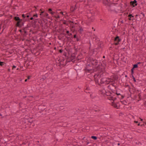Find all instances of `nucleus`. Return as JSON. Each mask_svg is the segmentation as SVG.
Here are the masks:
<instances>
[{
	"mask_svg": "<svg viewBox=\"0 0 146 146\" xmlns=\"http://www.w3.org/2000/svg\"><path fill=\"white\" fill-rule=\"evenodd\" d=\"M88 60L91 63L92 65L93 66L96 67L95 69V70L98 71V73L94 75V77L97 76V77H98V78H100L104 76V75L106 74L105 72V66L102 64H99L98 65V62L97 60L90 57L88 58Z\"/></svg>",
	"mask_w": 146,
	"mask_h": 146,
	"instance_id": "1",
	"label": "nucleus"
},
{
	"mask_svg": "<svg viewBox=\"0 0 146 146\" xmlns=\"http://www.w3.org/2000/svg\"><path fill=\"white\" fill-rule=\"evenodd\" d=\"M13 19L15 21L17 22L15 24L16 27L21 28L24 26V24L23 21H24V19H21L17 16L15 17Z\"/></svg>",
	"mask_w": 146,
	"mask_h": 146,
	"instance_id": "2",
	"label": "nucleus"
},
{
	"mask_svg": "<svg viewBox=\"0 0 146 146\" xmlns=\"http://www.w3.org/2000/svg\"><path fill=\"white\" fill-rule=\"evenodd\" d=\"M108 7V9L109 11H114L116 13L119 12V10L117 9L118 7L113 3H111Z\"/></svg>",
	"mask_w": 146,
	"mask_h": 146,
	"instance_id": "3",
	"label": "nucleus"
},
{
	"mask_svg": "<svg viewBox=\"0 0 146 146\" xmlns=\"http://www.w3.org/2000/svg\"><path fill=\"white\" fill-rule=\"evenodd\" d=\"M91 66L90 64H88V63L86 64V66L85 67L84 70L86 72H88L90 73L93 72L94 71H96L95 70V69H94L92 70L93 68Z\"/></svg>",
	"mask_w": 146,
	"mask_h": 146,
	"instance_id": "4",
	"label": "nucleus"
},
{
	"mask_svg": "<svg viewBox=\"0 0 146 146\" xmlns=\"http://www.w3.org/2000/svg\"><path fill=\"white\" fill-rule=\"evenodd\" d=\"M28 25L27 27L23 28V32L21 35L23 36V38H25V37L28 35Z\"/></svg>",
	"mask_w": 146,
	"mask_h": 146,
	"instance_id": "5",
	"label": "nucleus"
},
{
	"mask_svg": "<svg viewBox=\"0 0 146 146\" xmlns=\"http://www.w3.org/2000/svg\"><path fill=\"white\" fill-rule=\"evenodd\" d=\"M114 44L115 45H117L119 44V42L121 41V39L118 36H116L114 38Z\"/></svg>",
	"mask_w": 146,
	"mask_h": 146,
	"instance_id": "6",
	"label": "nucleus"
},
{
	"mask_svg": "<svg viewBox=\"0 0 146 146\" xmlns=\"http://www.w3.org/2000/svg\"><path fill=\"white\" fill-rule=\"evenodd\" d=\"M109 0H103V4L107 7H108L111 4V3L109 2Z\"/></svg>",
	"mask_w": 146,
	"mask_h": 146,
	"instance_id": "7",
	"label": "nucleus"
},
{
	"mask_svg": "<svg viewBox=\"0 0 146 146\" xmlns=\"http://www.w3.org/2000/svg\"><path fill=\"white\" fill-rule=\"evenodd\" d=\"M130 4L131 6H132L133 7H135V6H137V3L136 0H134L133 1H131L130 2Z\"/></svg>",
	"mask_w": 146,
	"mask_h": 146,
	"instance_id": "8",
	"label": "nucleus"
},
{
	"mask_svg": "<svg viewBox=\"0 0 146 146\" xmlns=\"http://www.w3.org/2000/svg\"><path fill=\"white\" fill-rule=\"evenodd\" d=\"M128 19L129 21H134L135 20V19L134 18V16L132 14H129L128 15Z\"/></svg>",
	"mask_w": 146,
	"mask_h": 146,
	"instance_id": "9",
	"label": "nucleus"
},
{
	"mask_svg": "<svg viewBox=\"0 0 146 146\" xmlns=\"http://www.w3.org/2000/svg\"><path fill=\"white\" fill-rule=\"evenodd\" d=\"M118 76L117 75H114L113 76L111 80L112 82H115V81H117L118 79Z\"/></svg>",
	"mask_w": 146,
	"mask_h": 146,
	"instance_id": "10",
	"label": "nucleus"
},
{
	"mask_svg": "<svg viewBox=\"0 0 146 146\" xmlns=\"http://www.w3.org/2000/svg\"><path fill=\"white\" fill-rule=\"evenodd\" d=\"M65 60L63 59L62 60L60 61L59 60H58V61H59V65L58 66H62V67L64 66L65 65L63 64V63H62V62H63V61H64Z\"/></svg>",
	"mask_w": 146,
	"mask_h": 146,
	"instance_id": "11",
	"label": "nucleus"
},
{
	"mask_svg": "<svg viewBox=\"0 0 146 146\" xmlns=\"http://www.w3.org/2000/svg\"><path fill=\"white\" fill-rule=\"evenodd\" d=\"M74 48H75V52L72 54L71 55L72 57H73L74 58L75 57V55L77 54L78 51L77 48H76L75 46L74 47Z\"/></svg>",
	"mask_w": 146,
	"mask_h": 146,
	"instance_id": "12",
	"label": "nucleus"
},
{
	"mask_svg": "<svg viewBox=\"0 0 146 146\" xmlns=\"http://www.w3.org/2000/svg\"><path fill=\"white\" fill-rule=\"evenodd\" d=\"M106 79L105 78H102L100 80V82L99 84L101 85L104 84L105 82L106 81Z\"/></svg>",
	"mask_w": 146,
	"mask_h": 146,
	"instance_id": "13",
	"label": "nucleus"
},
{
	"mask_svg": "<svg viewBox=\"0 0 146 146\" xmlns=\"http://www.w3.org/2000/svg\"><path fill=\"white\" fill-rule=\"evenodd\" d=\"M88 21L90 22H93L94 19V17L93 16H91L90 17H88Z\"/></svg>",
	"mask_w": 146,
	"mask_h": 146,
	"instance_id": "14",
	"label": "nucleus"
},
{
	"mask_svg": "<svg viewBox=\"0 0 146 146\" xmlns=\"http://www.w3.org/2000/svg\"><path fill=\"white\" fill-rule=\"evenodd\" d=\"M48 11L52 15H53L55 13L54 12L52 11V9L51 8H49L48 9Z\"/></svg>",
	"mask_w": 146,
	"mask_h": 146,
	"instance_id": "15",
	"label": "nucleus"
},
{
	"mask_svg": "<svg viewBox=\"0 0 146 146\" xmlns=\"http://www.w3.org/2000/svg\"><path fill=\"white\" fill-rule=\"evenodd\" d=\"M111 105H112V106H113L115 108H117V109L118 108L117 106V104L115 103V102H112V103L111 104Z\"/></svg>",
	"mask_w": 146,
	"mask_h": 146,
	"instance_id": "16",
	"label": "nucleus"
},
{
	"mask_svg": "<svg viewBox=\"0 0 146 146\" xmlns=\"http://www.w3.org/2000/svg\"><path fill=\"white\" fill-rule=\"evenodd\" d=\"M98 47L102 48L103 45L100 42H98L97 44Z\"/></svg>",
	"mask_w": 146,
	"mask_h": 146,
	"instance_id": "17",
	"label": "nucleus"
},
{
	"mask_svg": "<svg viewBox=\"0 0 146 146\" xmlns=\"http://www.w3.org/2000/svg\"><path fill=\"white\" fill-rule=\"evenodd\" d=\"M66 38L67 39V41L68 42H71L72 41V39L70 38V37H68L67 36H66Z\"/></svg>",
	"mask_w": 146,
	"mask_h": 146,
	"instance_id": "18",
	"label": "nucleus"
},
{
	"mask_svg": "<svg viewBox=\"0 0 146 146\" xmlns=\"http://www.w3.org/2000/svg\"><path fill=\"white\" fill-rule=\"evenodd\" d=\"M138 67V65H137V64L133 65V67L131 68L132 69H133V70H134L135 68H137Z\"/></svg>",
	"mask_w": 146,
	"mask_h": 146,
	"instance_id": "19",
	"label": "nucleus"
},
{
	"mask_svg": "<svg viewBox=\"0 0 146 146\" xmlns=\"http://www.w3.org/2000/svg\"><path fill=\"white\" fill-rule=\"evenodd\" d=\"M110 94L109 96V97L108 98L109 100H113V97L111 95V94H112L111 93H110Z\"/></svg>",
	"mask_w": 146,
	"mask_h": 146,
	"instance_id": "20",
	"label": "nucleus"
},
{
	"mask_svg": "<svg viewBox=\"0 0 146 146\" xmlns=\"http://www.w3.org/2000/svg\"><path fill=\"white\" fill-rule=\"evenodd\" d=\"M91 138L94 140H96L97 139V137L96 136H92L91 137Z\"/></svg>",
	"mask_w": 146,
	"mask_h": 146,
	"instance_id": "21",
	"label": "nucleus"
},
{
	"mask_svg": "<svg viewBox=\"0 0 146 146\" xmlns=\"http://www.w3.org/2000/svg\"><path fill=\"white\" fill-rule=\"evenodd\" d=\"M46 79V77L45 76H42V77L40 79L41 80H42V81H44Z\"/></svg>",
	"mask_w": 146,
	"mask_h": 146,
	"instance_id": "22",
	"label": "nucleus"
},
{
	"mask_svg": "<svg viewBox=\"0 0 146 146\" xmlns=\"http://www.w3.org/2000/svg\"><path fill=\"white\" fill-rule=\"evenodd\" d=\"M38 20V19H35V20L33 22V24L35 26V25L37 22V21Z\"/></svg>",
	"mask_w": 146,
	"mask_h": 146,
	"instance_id": "23",
	"label": "nucleus"
},
{
	"mask_svg": "<svg viewBox=\"0 0 146 146\" xmlns=\"http://www.w3.org/2000/svg\"><path fill=\"white\" fill-rule=\"evenodd\" d=\"M102 48L100 47H97L96 48H94V49H95V50L96 51H97V52L99 50L100 48Z\"/></svg>",
	"mask_w": 146,
	"mask_h": 146,
	"instance_id": "24",
	"label": "nucleus"
},
{
	"mask_svg": "<svg viewBox=\"0 0 146 146\" xmlns=\"http://www.w3.org/2000/svg\"><path fill=\"white\" fill-rule=\"evenodd\" d=\"M134 70L133 69H131V76H133V74H134Z\"/></svg>",
	"mask_w": 146,
	"mask_h": 146,
	"instance_id": "25",
	"label": "nucleus"
},
{
	"mask_svg": "<svg viewBox=\"0 0 146 146\" xmlns=\"http://www.w3.org/2000/svg\"><path fill=\"white\" fill-rule=\"evenodd\" d=\"M121 102L122 104L125 105H126L127 104V102L125 100Z\"/></svg>",
	"mask_w": 146,
	"mask_h": 146,
	"instance_id": "26",
	"label": "nucleus"
},
{
	"mask_svg": "<svg viewBox=\"0 0 146 146\" xmlns=\"http://www.w3.org/2000/svg\"><path fill=\"white\" fill-rule=\"evenodd\" d=\"M38 22L40 24L41 26H42V22L41 20L38 21Z\"/></svg>",
	"mask_w": 146,
	"mask_h": 146,
	"instance_id": "27",
	"label": "nucleus"
},
{
	"mask_svg": "<svg viewBox=\"0 0 146 146\" xmlns=\"http://www.w3.org/2000/svg\"><path fill=\"white\" fill-rule=\"evenodd\" d=\"M97 52V51H96L95 49H94L93 50H92V54H94V52Z\"/></svg>",
	"mask_w": 146,
	"mask_h": 146,
	"instance_id": "28",
	"label": "nucleus"
},
{
	"mask_svg": "<svg viewBox=\"0 0 146 146\" xmlns=\"http://www.w3.org/2000/svg\"><path fill=\"white\" fill-rule=\"evenodd\" d=\"M110 81H108L106 80V81H105L104 82V84H108L110 83Z\"/></svg>",
	"mask_w": 146,
	"mask_h": 146,
	"instance_id": "29",
	"label": "nucleus"
},
{
	"mask_svg": "<svg viewBox=\"0 0 146 146\" xmlns=\"http://www.w3.org/2000/svg\"><path fill=\"white\" fill-rule=\"evenodd\" d=\"M22 17L23 18L22 19H24V20L26 18V15L24 14L22 15Z\"/></svg>",
	"mask_w": 146,
	"mask_h": 146,
	"instance_id": "30",
	"label": "nucleus"
},
{
	"mask_svg": "<svg viewBox=\"0 0 146 146\" xmlns=\"http://www.w3.org/2000/svg\"><path fill=\"white\" fill-rule=\"evenodd\" d=\"M29 18H25V20H24V22H25L26 21H29Z\"/></svg>",
	"mask_w": 146,
	"mask_h": 146,
	"instance_id": "31",
	"label": "nucleus"
},
{
	"mask_svg": "<svg viewBox=\"0 0 146 146\" xmlns=\"http://www.w3.org/2000/svg\"><path fill=\"white\" fill-rule=\"evenodd\" d=\"M131 77H132L133 78V80L134 82H136V80H135V78L133 76H131Z\"/></svg>",
	"mask_w": 146,
	"mask_h": 146,
	"instance_id": "32",
	"label": "nucleus"
},
{
	"mask_svg": "<svg viewBox=\"0 0 146 146\" xmlns=\"http://www.w3.org/2000/svg\"><path fill=\"white\" fill-rule=\"evenodd\" d=\"M71 11L72 12H73L75 10V9H74L73 7H71L70 8Z\"/></svg>",
	"mask_w": 146,
	"mask_h": 146,
	"instance_id": "33",
	"label": "nucleus"
},
{
	"mask_svg": "<svg viewBox=\"0 0 146 146\" xmlns=\"http://www.w3.org/2000/svg\"><path fill=\"white\" fill-rule=\"evenodd\" d=\"M48 13H44V17H48Z\"/></svg>",
	"mask_w": 146,
	"mask_h": 146,
	"instance_id": "34",
	"label": "nucleus"
},
{
	"mask_svg": "<svg viewBox=\"0 0 146 146\" xmlns=\"http://www.w3.org/2000/svg\"><path fill=\"white\" fill-rule=\"evenodd\" d=\"M29 14H30L29 13L27 14L26 15V17L29 18V17L30 16L29 15Z\"/></svg>",
	"mask_w": 146,
	"mask_h": 146,
	"instance_id": "35",
	"label": "nucleus"
},
{
	"mask_svg": "<svg viewBox=\"0 0 146 146\" xmlns=\"http://www.w3.org/2000/svg\"><path fill=\"white\" fill-rule=\"evenodd\" d=\"M141 14L142 15V16H141L142 18H143V17H145V14L144 13H142V12L141 13Z\"/></svg>",
	"mask_w": 146,
	"mask_h": 146,
	"instance_id": "36",
	"label": "nucleus"
},
{
	"mask_svg": "<svg viewBox=\"0 0 146 146\" xmlns=\"http://www.w3.org/2000/svg\"><path fill=\"white\" fill-rule=\"evenodd\" d=\"M5 27H6V25H3V27H2V28H3L2 31H3V30L5 29Z\"/></svg>",
	"mask_w": 146,
	"mask_h": 146,
	"instance_id": "37",
	"label": "nucleus"
},
{
	"mask_svg": "<svg viewBox=\"0 0 146 146\" xmlns=\"http://www.w3.org/2000/svg\"><path fill=\"white\" fill-rule=\"evenodd\" d=\"M19 31L21 33V34H22V33L23 32V29H20V30H19Z\"/></svg>",
	"mask_w": 146,
	"mask_h": 146,
	"instance_id": "38",
	"label": "nucleus"
},
{
	"mask_svg": "<svg viewBox=\"0 0 146 146\" xmlns=\"http://www.w3.org/2000/svg\"><path fill=\"white\" fill-rule=\"evenodd\" d=\"M33 17H38V15L36 13L35 15H34L33 16Z\"/></svg>",
	"mask_w": 146,
	"mask_h": 146,
	"instance_id": "39",
	"label": "nucleus"
},
{
	"mask_svg": "<svg viewBox=\"0 0 146 146\" xmlns=\"http://www.w3.org/2000/svg\"><path fill=\"white\" fill-rule=\"evenodd\" d=\"M54 17L56 19H57L58 18H60V17L59 15H58L57 16H55Z\"/></svg>",
	"mask_w": 146,
	"mask_h": 146,
	"instance_id": "40",
	"label": "nucleus"
},
{
	"mask_svg": "<svg viewBox=\"0 0 146 146\" xmlns=\"http://www.w3.org/2000/svg\"><path fill=\"white\" fill-rule=\"evenodd\" d=\"M126 87H127L128 88H129V89H131L129 85H127L125 86Z\"/></svg>",
	"mask_w": 146,
	"mask_h": 146,
	"instance_id": "41",
	"label": "nucleus"
},
{
	"mask_svg": "<svg viewBox=\"0 0 146 146\" xmlns=\"http://www.w3.org/2000/svg\"><path fill=\"white\" fill-rule=\"evenodd\" d=\"M63 24L66 25H68V24L66 22H65V21H64V22H63Z\"/></svg>",
	"mask_w": 146,
	"mask_h": 146,
	"instance_id": "42",
	"label": "nucleus"
},
{
	"mask_svg": "<svg viewBox=\"0 0 146 146\" xmlns=\"http://www.w3.org/2000/svg\"><path fill=\"white\" fill-rule=\"evenodd\" d=\"M63 52V50H62V49H60L59 50V52L60 53H61L62 52Z\"/></svg>",
	"mask_w": 146,
	"mask_h": 146,
	"instance_id": "43",
	"label": "nucleus"
},
{
	"mask_svg": "<svg viewBox=\"0 0 146 146\" xmlns=\"http://www.w3.org/2000/svg\"><path fill=\"white\" fill-rule=\"evenodd\" d=\"M77 37L76 35L75 34L74 35L73 38H76Z\"/></svg>",
	"mask_w": 146,
	"mask_h": 146,
	"instance_id": "44",
	"label": "nucleus"
},
{
	"mask_svg": "<svg viewBox=\"0 0 146 146\" xmlns=\"http://www.w3.org/2000/svg\"><path fill=\"white\" fill-rule=\"evenodd\" d=\"M16 66H15L14 65H13V66H12V69H14V68H16Z\"/></svg>",
	"mask_w": 146,
	"mask_h": 146,
	"instance_id": "45",
	"label": "nucleus"
},
{
	"mask_svg": "<svg viewBox=\"0 0 146 146\" xmlns=\"http://www.w3.org/2000/svg\"><path fill=\"white\" fill-rule=\"evenodd\" d=\"M120 95L121 96V99H123L124 98V96L123 95Z\"/></svg>",
	"mask_w": 146,
	"mask_h": 146,
	"instance_id": "46",
	"label": "nucleus"
},
{
	"mask_svg": "<svg viewBox=\"0 0 146 146\" xmlns=\"http://www.w3.org/2000/svg\"><path fill=\"white\" fill-rule=\"evenodd\" d=\"M116 99V97L114 98L113 99V102H114L115 100Z\"/></svg>",
	"mask_w": 146,
	"mask_h": 146,
	"instance_id": "47",
	"label": "nucleus"
},
{
	"mask_svg": "<svg viewBox=\"0 0 146 146\" xmlns=\"http://www.w3.org/2000/svg\"><path fill=\"white\" fill-rule=\"evenodd\" d=\"M76 38V41H80V40L78 37H77Z\"/></svg>",
	"mask_w": 146,
	"mask_h": 146,
	"instance_id": "48",
	"label": "nucleus"
},
{
	"mask_svg": "<svg viewBox=\"0 0 146 146\" xmlns=\"http://www.w3.org/2000/svg\"><path fill=\"white\" fill-rule=\"evenodd\" d=\"M115 94L117 96L121 95V94L120 93H118L117 92H116Z\"/></svg>",
	"mask_w": 146,
	"mask_h": 146,
	"instance_id": "49",
	"label": "nucleus"
},
{
	"mask_svg": "<svg viewBox=\"0 0 146 146\" xmlns=\"http://www.w3.org/2000/svg\"><path fill=\"white\" fill-rule=\"evenodd\" d=\"M44 11H42L41 12V13L40 14V15H43V13H44Z\"/></svg>",
	"mask_w": 146,
	"mask_h": 146,
	"instance_id": "50",
	"label": "nucleus"
},
{
	"mask_svg": "<svg viewBox=\"0 0 146 146\" xmlns=\"http://www.w3.org/2000/svg\"><path fill=\"white\" fill-rule=\"evenodd\" d=\"M80 31H83V30L82 28V27H81L80 28Z\"/></svg>",
	"mask_w": 146,
	"mask_h": 146,
	"instance_id": "51",
	"label": "nucleus"
},
{
	"mask_svg": "<svg viewBox=\"0 0 146 146\" xmlns=\"http://www.w3.org/2000/svg\"><path fill=\"white\" fill-rule=\"evenodd\" d=\"M142 63V62H138L137 63V65H138V64H141Z\"/></svg>",
	"mask_w": 146,
	"mask_h": 146,
	"instance_id": "52",
	"label": "nucleus"
},
{
	"mask_svg": "<svg viewBox=\"0 0 146 146\" xmlns=\"http://www.w3.org/2000/svg\"><path fill=\"white\" fill-rule=\"evenodd\" d=\"M34 19V18L33 17H31L30 18H29V20H33Z\"/></svg>",
	"mask_w": 146,
	"mask_h": 146,
	"instance_id": "53",
	"label": "nucleus"
},
{
	"mask_svg": "<svg viewBox=\"0 0 146 146\" xmlns=\"http://www.w3.org/2000/svg\"><path fill=\"white\" fill-rule=\"evenodd\" d=\"M66 33L68 35L69 34V31H66Z\"/></svg>",
	"mask_w": 146,
	"mask_h": 146,
	"instance_id": "54",
	"label": "nucleus"
},
{
	"mask_svg": "<svg viewBox=\"0 0 146 146\" xmlns=\"http://www.w3.org/2000/svg\"><path fill=\"white\" fill-rule=\"evenodd\" d=\"M60 14H62V15H64V14H63V12H60Z\"/></svg>",
	"mask_w": 146,
	"mask_h": 146,
	"instance_id": "55",
	"label": "nucleus"
},
{
	"mask_svg": "<svg viewBox=\"0 0 146 146\" xmlns=\"http://www.w3.org/2000/svg\"><path fill=\"white\" fill-rule=\"evenodd\" d=\"M71 25L72 26V28H74V26L73 25L71 24Z\"/></svg>",
	"mask_w": 146,
	"mask_h": 146,
	"instance_id": "56",
	"label": "nucleus"
},
{
	"mask_svg": "<svg viewBox=\"0 0 146 146\" xmlns=\"http://www.w3.org/2000/svg\"><path fill=\"white\" fill-rule=\"evenodd\" d=\"M134 122L135 123H138V121H134Z\"/></svg>",
	"mask_w": 146,
	"mask_h": 146,
	"instance_id": "57",
	"label": "nucleus"
},
{
	"mask_svg": "<svg viewBox=\"0 0 146 146\" xmlns=\"http://www.w3.org/2000/svg\"><path fill=\"white\" fill-rule=\"evenodd\" d=\"M72 33H69V34L68 35V36H72Z\"/></svg>",
	"mask_w": 146,
	"mask_h": 146,
	"instance_id": "58",
	"label": "nucleus"
},
{
	"mask_svg": "<svg viewBox=\"0 0 146 146\" xmlns=\"http://www.w3.org/2000/svg\"><path fill=\"white\" fill-rule=\"evenodd\" d=\"M61 34H62V35H64L65 36H66V35L64 33H62Z\"/></svg>",
	"mask_w": 146,
	"mask_h": 146,
	"instance_id": "59",
	"label": "nucleus"
},
{
	"mask_svg": "<svg viewBox=\"0 0 146 146\" xmlns=\"http://www.w3.org/2000/svg\"><path fill=\"white\" fill-rule=\"evenodd\" d=\"M68 22H69L70 23H74L73 22V21H68Z\"/></svg>",
	"mask_w": 146,
	"mask_h": 146,
	"instance_id": "60",
	"label": "nucleus"
},
{
	"mask_svg": "<svg viewBox=\"0 0 146 146\" xmlns=\"http://www.w3.org/2000/svg\"><path fill=\"white\" fill-rule=\"evenodd\" d=\"M52 93L50 94V97L51 98H52V96H51V95H52Z\"/></svg>",
	"mask_w": 146,
	"mask_h": 146,
	"instance_id": "61",
	"label": "nucleus"
},
{
	"mask_svg": "<svg viewBox=\"0 0 146 146\" xmlns=\"http://www.w3.org/2000/svg\"><path fill=\"white\" fill-rule=\"evenodd\" d=\"M141 126H144V123L143 124H141L140 125Z\"/></svg>",
	"mask_w": 146,
	"mask_h": 146,
	"instance_id": "62",
	"label": "nucleus"
},
{
	"mask_svg": "<svg viewBox=\"0 0 146 146\" xmlns=\"http://www.w3.org/2000/svg\"><path fill=\"white\" fill-rule=\"evenodd\" d=\"M114 83H113L112 84V85L113 86H114L115 87V88H116V87L114 85Z\"/></svg>",
	"mask_w": 146,
	"mask_h": 146,
	"instance_id": "63",
	"label": "nucleus"
},
{
	"mask_svg": "<svg viewBox=\"0 0 146 146\" xmlns=\"http://www.w3.org/2000/svg\"><path fill=\"white\" fill-rule=\"evenodd\" d=\"M47 18H48V19H51V18L49 16H48V17H47Z\"/></svg>",
	"mask_w": 146,
	"mask_h": 146,
	"instance_id": "64",
	"label": "nucleus"
}]
</instances>
